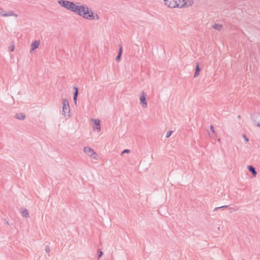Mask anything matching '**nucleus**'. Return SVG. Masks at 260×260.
I'll list each match as a JSON object with an SVG mask.
<instances>
[{"label": "nucleus", "mask_w": 260, "mask_h": 260, "mask_svg": "<svg viewBox=\"0 0 260 260\" xmlns=\"http://www.w3.org/2000/svg\"><path fill=\"white\" fill-rule=\"evenodd\" d=\"M172 133H173V131H169L167 132V133L166 134V138L170 137Z\"/></svg>", "instance_id": "24"}, {"label": "nucleus", "mask_w": 260, "mask_h": 260, "mask_svg": "<svg viewBox=\"0 0 260 260\" xmlns=\"http://www.w3.org/2000/svg\"><path fill=\"white\" fill-rule=\"evenodd\" d=\"M58 3L61 7L75 13L80 16L82 15L83 11L85 9V5L78 6L74 2L69 1L59 0Z\"/></svg>", "instance_id": "1"}, {"label": "nucleus", "mask_w": 260, "mask_h": 260, "mask_svg": "<svg viewBox=\"0 0 260 260\" xmlns=\"http://www.w3.org/2000/svg\"><path fill=\"white\" fill-rule=\"evenodd\" d=\"M123 52V49L122 46L121 45H119V51L118 54H120L122 55Z\"/></svg>", "instance_id": "23"}, {"label": "nucleus", "mask_w": 260, "mask_h": 260, "mask_svg": "<svg viewBox=\"0 0 260 260\" xmlns=\"http://www.w3.org/2000/svg\"><path fill=\"white\" fill-rule=\"evenodd\" d=\"M193 4L194 2L192 0H185L181 6H183L184 8H188L191 6Z\"/></svg>", "instance_id": "9"}, {"label": "nucleus", "mask_w": 260, "mask_h": 260, "mask_svg": "<svg viewBox=\"0 0 260 260\" xmlns=\"http://www.w3.org/2000/svg\"><path fill=\"white\" fill-rule=\"evenodd\" d=\"M21 214L23 216L27 218L29 217V212L27 209H24L21 211Z\"/></svg>", "instance_id": "16"}, {"label": "nucleus", "mask_w": 260, "mask_h": 260, "mask_svg": "<svg viewBox=\"0 0 260 260\" xmlns=\"http://www.w3.org/2000/svg\"><path fill=\"white\" fill-rule=\"evenodd\" d=\"M243 138H244L246 142L249 141V139H248V138H247V137L245 134H243Z\"/></svg>", "instance_id": "29"}, {"label": "nucleus", "mask_w": 260, "mask_h": 260, "mask_svg": "<svg viewBox=\"0 0 260 260\" xmlns=\"http://www.w3.org/2000/svg\"><path fill=\"white\" fill-rule=\"evenodd\" d=\"M45 251L47 253L49 252V251H50V247L49 246H48V245L46 246V247H45Z\"/></svg>", "instance_id": "26"}, {"label": "nucleus", "mask_w": 260, "mask_h": 260, "mask_svg": "<svg viewBox=\"0 0 260 260\" xmlns=\"http://www.w3.org/2000/svg\"><path fill=\"white\" fill-rule=\"evenodd\" d=\"M74 96H73V101L75 104L77 103V97L79 94V90L78 87L76 86H74Z\"/></svg>", "instance_id": "10"}, {"label": "nucleus", "mask_w": 260, "mask_h": 260, "mask_svg": "<svg viewBox=\"0 0 260 260\" xmlns=\"http://www.w3.org/2000/svg\"><path fill=\"white\" fill-rule=\"evenodd\" d=\"M146 96V93L144 91H142V92H141L140 100V104L143 108H146L147 106Z\"/></svg>", "instance_id": "5"}, {"label": "nucleus", "mask_w": 260, "mask_h": 260, "mask_svg": "<svg viewBox=\"0 0 260 260\" xmlns=\"http://www.w3.org/2000/svg\"><path fill=\"white\" fill-rule=\"evenodd\" d=\"M92 121L93 122V130L97 131L100 132L101 131V121L99 119H92Z\"/></svg>", "instance_id": "6"}, {"label": "nucleus", "mask_w": 260, "mask_h": 260, "mask_svg": "<svg viewBox=\"0 0 260 260\" xmlns=\"http://www.w3.org/2000/svg\"><path fill=\"white\" fill-rule=\"evenodd\" d=\"M212 27L214 29L220 31L222 28V25L220 24L214 23L213 25H212Z\"/></svg>", "instance_id": "15"}, {"label": "nucleus", "mask_w": 260, "mask_h": 260, "mask_svg": "<svg viewBox=\"0 0 260 260\" xmlns=\"http://www.w3.org/2000/svg\"><path fill=\"white\" fill-rule=\"evenodd\" d=\"M40 44V41H35L31 44L30 52L37 49Z\"/></svg>", "instance_id": "8"}, {"label": "nucleus", "mask_w": 260, "mask_h": 260, "mask_svg": "<svg viewBox=\"0 0 260 260\" xmlns=\"http://www.w3.org/2000/svg\"><path fill=\"white\" fill-rule=\"evenodd\" d=\"M84 18L89 20H99V17L96 13H93L86 5H85L84 10L81 16Z\"/></svg>", "instance_id": "2"}, {"label": "nucleus", "mask_w": 260, "mask_h": 260, "mask_svg": "<svg viewBox=\"0 0 260 260\" xmlns=\"http://www.w3.org/2000/svg\"><path fill=\"white\" fill-rule=\"evenodd\" d=\"M15 16V17H17V15L15 14L12 11H9V12H6V14H4V16Z\"/></svg>", "instance_id": "18"}, {"label": "nucleus", "mask_w": 260, "mask_h": 260, "mask_svg": "<svg viewBox=\"0 0 260 260\" xmlns=\"http://www.w3.org/2000/svg\"><path fill=\"white\" fill-rule=\"evenodd\" d=\"M256 125L260 128V122L257 123V124Z\"/></svg>", "instance_id": "32"}, {"label": "nucleus", "mask_w": 260, "mask_h": 260, "mask_svg": "<svg viewBox=\"0 0 260 260\" xmlns=\"http://www.w3.org/2000/svg\"><path fill=\"white\" fill-rule=\"evenodd\" d=\"M238 118H240V115L238 116Z\"/></svg>", "instance_id": "33"}, {"label": "nucleus", "mask_w": 260, "mask_h": 260, "mask_svg": "<svg viewBox=\"0 0 260 260\" xmlns=\"http://www.w3.org/2000/svg\"><path fill=\"white\" fill-rule=\"evenodd\" d=\"M121 56L122 55L120 54H118L116 57V60L118 61L120 60L121 57Z\"/></svg>", "instance_id": "25"}, {"label": "nucleus", "mask_w": 260, "mask_h": 260, "mask_svg": "<svg viewBox=\"0 0 260 260\" xmlns=\"http://www.w3.org/2000/svg\"><path fill=\"white\" fill-rule=\"evenodd\" d=\"M5 14H6V12L3 10V8H0V15L4 16Z\"/></svg>", "instance_id": "22"}, {"label": "nucleus", "mask_w": 260, "mask_h": 260, "mask_svg": "<svg viewBox=\"0 0 260 260\" xmlns=\"http://www.w3.org/2000/svg\"><path fill=\"white\" fill-rule=\"evenodd\" d=\"M5 222L6 224L10 225V223H9V222L7 220L5 219Z\"/></svg>", "instance_id": "31"}, {"label": "nucleus", "mask_w": 260, "mask_h": 260, "mask_svg": "<svg viewBox=\"0 0 260 260\" xmlns=\"http://www.w3.org/2000/svg\"><path fill=\"white\" fill-rule=\"evenodd\" d=\"M94 151V150L91 148L86 146L84 148V152L88 155L91 156V153Z\"/></svg>", "instance_id": "11"}, {"label": "nucleus", "mask_w": 260, "mask_h": 260, "mask_svg": "<svg viewBox=\"0 0 260 260\" xmlns=\"http://www.w3.org/2000/svg\"><path fill=\"white\" fill-rule=\"evenodd\" d=\"M210 130H211V131L213 133H215V131H214V127L213 125H211L210 126Z\"/></svg>", "instance_id": "28"}, {"label": "nucleus", "mask_w": 260, "mask_h": 260, "mask_svg": "<svg viewBox=\"0 0 260 260\" xmlns=\"http://www.w3.org/2000/svg\"><path fill=\"white\" fill-rule=\"evenodd\" d=\"M248 171L252 174V175L255 177L257 174V172L255 170V168L252 165H249L248 166Z\"/></svg>", "instance_id": "13"}, {"label": "nucleus", "mask_w": 260, "mask_h": 260, "mask_svg": "<svg viewBox=\"0 0 260 260\" xmlns=\"http://www.w3.org/2000/svg\"><path fill=\"white\" fill-rule=\"evenodd\" d=\"M220 139H218V141L219 142V141H220Z\"/></svg>", "instance_id": "34"}, {"label": "nucleus", "mask_w": 260, "mask_h": 260, "mask_svg": "<svg viewBox=\"0 0 260 260\" xmlns=\"http://www.w3.org/2000/svg\"><path fill=\"white\" fill-rule=\"evenodd\" d=\"M251 119L254 125H256L260 122V113H253L251 115Z\"/></svg>", "instance_id": "4"}, {"label": "nucleus", "mask_w": 260, "mask_h": 260, "mask_svg": "<svg viewBox=\"0 0 260 260\" xmlns=\"http://www.w3.org/2000/svg\"><path fill=\"white\" fill-rule=\"evenodd\" d=\"M129 152H130V150L129 149H124L122 151L121 154H124V153H129Z\"/></svg>", "instance_id": "27"}, {"label": "nucleus", "mask_w": 260, "mask_h": 260, "mask_svg": "<svg viewBox=\"0 0 260 260\" xmlns=\"http://www.w3.org/2000/svg\"><path fill=\"white\" fill-rule=\"evenodd\" d=\"M14 47H15V45L13 44L12 46H11V48L10 49V51L12 52L14 51Z\"/></svg>", "instance_id": "30"}, {"label": "nucleus", "mask_w": 260, "mask_h": 260, "mask_svg": "<svg viewBox=\"0 0 260 260\" xmlns=\"http://www.w3.org/2000/svg\"><path fill=\"white\" fill-rule=\"evenodd\" d=\"M14 117L17 119L23 120L25 119L26 116L23 113H17L15 115Z\"/></svg>", "instance_id": "12"}, {"label": "nucleus", "mask_w": 260, "mask_h": 260, "mask_svg": "<svg viewBox=\"0 0 260 260\" xmlns=\"http://www.w3.org/2000/svg\"><path fill=\"white\" fill-rule=\"evenodd\" d=\"M165 3V5L167 6L168 7L173 8H176V6H177V0H164Z\"/></svg>", "instance_id": "7"}, {"label": "nucleus", "mask_w": 260, "mask_h": 260, "mask_svg": "<svg viewBox=\"0 0 260 260\" xmlns=\"http://www.w3.org/2000/svg\"><path fill=\"white\" fill-rule=\"evenodd\" d=\"M200 71L201 68H200L199 64L198 62H197L195 69V73L194 74V78L197 77L199 75Z\"/></svg>", "instance_id": "14"}, {"label": "nucleus", "mask_w": 260, "mask_h": 260, "mask_svg": "<svg viewBox=\"0 0 260 260\" xmlns=\"http://www.w3.org/2000/svg\"><path fill=\"white\" fill-rule=\"evenodd\" d=\"M228 206L224 205V206H222L221 207H216L214 208V211H215L218 210L219 209H223L224 208H228Z\"/></svg>", "instance_id": "19"}, {"label": "nucleus", "mask_w": 260, "mask_h": 260, "mask_svg": "<svg viewBox=\"0 0 260 260\" xmlns=\"http://www.w3.org/2000/svg\"><path fill=\"white\" fill-rule=\"evenodd\" d=\"M91 157H92L94 159H98V155L96 152H94V151L91 153Z\"/></svg>", "instance_id": "20"}, {"label": "nucleus", "mask_w": 260, "mask_h": 260, "mask_svg": "<svg viewBox=\"0 0 260 260\" xmlns=\"http://www.w3.org/2000/svg\"><path fill=\"white\" fill-rule=\"evenodd\" d=\"M98 259H100L103 255V252L101 250H98Z\"/></svg>", "instance_id": "21"}, {"label": "nucleus", "mask_w": 260, "mask_h": 260, "mask_svg": "<svg viewBox=\"0 0 260 260\" xmlns=\"http://www.w3.org/2000/svg\"><path fill=\"white\" fill-rule=\"evenodd\" d=\"M185 0H177V6H176V8H184L183 6H181V5L184 3Z\"/></svg>", "instance_id": "17"}, {"label": "nucleus", "mask_w": 260, "mask_h": 260, "mask_svg": "<svg viewBox=\"0 0 260 260\" xmlns=\"http://www.w3.org/2000/svg\"><path fill=\"white\" fill-rule=\"evenodd\" d=\"M62 114H64V116H66V114H68V116H69L70 108L69 103L67 99L65 98L62 100Z\"/></svg>", "instance_id": "3"}]
</instances>
